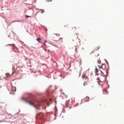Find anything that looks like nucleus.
<instances>
[{
  "label": "nucleus",
  "instance_id": "nucleus-1",
  "mask_svg": "<svg viewBox=\"0 0 124 124\" xmlns=\"http://www.w3.org/2000/svg\"><path fill=\"white\" fill-rule=\"evenodd\" d=\"M25 101L26 102L33 106L38 110L39 109V107L42 106L43 104V102L40 101H37L35 102H34L32 101H29L27 100H25Z\"/></svg>",
  "mask_w": 124,
  "mask_h": 124
},
{
  "label": "nucleus",
  "instance_id": "nucleus-2",
  "mask_svg": "<svg viewBox=\"0 0 124 124\" xmlns=\"http://www.w3.org/2000/svg\"><path fill=\"white\" fill-rule=\"evenodd\" d=\"M43 116V114L42 112H40L38 113L36 116V119L40 118L41 119H42V117Z\"/></svg>",
  "mask_w": 124,
  "mask_h": 124
},
{
  "label": "nucleus",
  "instance_id": "nucleus-3",
  "mask_svg": "<svg viewBox=\"0 0 124 124\" xmlns=\"http://www.w3.org/2000/svg\"><path fill=\"white\" fill-rule=\"evenodd\" d=\"M15 71L13 70L12 74L10 75L9 73H6V76H7V77H9L11 76H12L13 75V74L15 73Z\"/></svg>",
  "mask_w": 124,
  "mask_h": 124
},
{
  "label": "nucleus",
  "instance_id": "nucleus-4",
  "mask_svg": "<svg viewBox=\"0 0 124 124\" xmlns=\"http://www.w3.org/2000/svg\"><path fill=\"white\" fill-rule=\"evenodd\" d=\"M82 78L83 79H85L86 80H88V77L85 74H84L82 76Z\"/></svg>",
  "mask_w": 124,
  "mask_h": 124
},
{
  "label": "nucleus",
  "instance_id": "nucleus-5",
  "mask_svg": "<svg viewBox=\"0 0 124 124\" xmlns=\"http://www.w3.org/2000/svg\"><path fill=\"white\" fill-rule=\"evenodd\" d=\"M106 66L105 64H102L101 66V68L104 69L105 70V69Z\"/></svg>",
  "mask_w": 124,
  "mask_h": 124
},
{
  "label": "nucleus",
  "instance_id": "nucleus-6",
  "mask_svg": "<svg viewBox=\"0 0 124 124\" xmlns=\"http://www.w3.org/2000/svg\"><path fill=\"white\" fill-rule=\"evenodd\" d=\"M98 70L97 69V68H96L95 69V73H96L98 72Z\"/></svg>",
  "mask_w": 124,
  "mask_h": 124
},
{
  "label": "nucleus",
  "instance_id": "nucleus-7",
  "mask_svg": "<svg viewBox=\"0 0 124 124\" xmlns=\"http://www.w3.org/2000/svg\"><path fill=\"white\" fill-rule=\"evenodd\" d=\"M37 40L38 42H39L41 40V39L39 38H38L37 39Z\"/></svg>",
  "mask_w": 124,
  "mask_h": 124
},
{
  "label": "nucleus",
  "instance_id": "nucleus-8",
  "mask_svg": "<svg viewBox=\"0 0 124 124\" xmlns=\"http://www.w3.org/2000/svg\"><path fill=\"white\" fill-rule=\"evenodd\" d=\"M28 94L30 97H31L32 96V95L31 93H29Z\"/></svg>",
  "mask_w": 124,
  "mask_h": 124
},
{
  "label": "nucleus",
  "instance_id": "nucleus-9",
  "mask_svg": "<svg viewBox=\"0 0 124 124\" xmlns=\"http://www.w3.org/2000/svg\"><path fill=\"white\" fill-rule=\"evenodd\" d=\"M101 63V62L100 60H98V63L99 64H100Z\"/></svg>",
  "mask_w": 124,
  "mask_h": 124
},
{
  "label": "nucleus",
  "instance_id": "nucleus-10",
  "mask_svg": "<svg viewBox=\"0 0 124 124\" xmlns=\"http://www.w3.org/2000/svg\"><path fill=\"white\" fill-rule=\"evenodd\" d=\"M78 76L79 77L80 75V72H78Z\"/></svg>",
  "mask_w": 124,
  "mask_h": 124
},
{
  "label": "nucleus",
  "instance_id": "nucleus-11",
  "mask_svg": "<svg viewBox=\"0 0 124 124\" xmlns=\"http://www.w3.org/2000/svg\"><path fill=\"white\" fill-rule=\"evenodd\" d=\"M62 39H63V38H60L59 39V40H62Z\"/></svg>",
  "mask_w": 124,
  "mask_h": 124
},
{
  "label": "nucleus",
  "instance_id": "nucleus-12",
  "mask_svg": "<svg viewBox=\"0 0 124 124\" xmlns=\"http://www.w3.org/2000/svg\"><path fill=\"white\" fill-rule=\"evenodd\" d=\"M100 71L101 72V73L103 74V72L101 71L100 70Z\"/></svg>",
  "mask_w": 124,
  "mask_h": 124
},
{
  "label": "nucleus",
  "instance_id": "nucleus-13",
  "mask_svg": "<svg viewBox=\"0 0 124 124\" xmlns=\"http://www.w3.org/2000/svg\"><path fill=\"white\" fill-rule=\"evenodd\" d=\"M46 42H47V41H45V44H44V45H45V46H46V44H45V43Z\"/></svg>",
  "mask_w": 124,
  "mask_h": 124
},
{
  "label": "nucleus",
  "instance_id": "nucleus-14",
  "mask_svg": "<svg viewBox=\"0 0 124 124\" xmlns=\"http://www.w3.org/2000/svg\"><path fill=\"white\" fill-rule=\"evenodd\" d=\"M12 45H13V46H15V44H12Z\"/></svg>",
  "mask_w": 124,
  "mask_h": 124
},
{
  "label": "nucleus",
  "instance_id": "nucleus-15",
  "mask_svg": "<svg viewBox=\"0 0 124 124\" xmlns=\"http://www.w3.org/2000/svg\"><path fill=\"white\" fill-rule=\"evenodd\" d=\"M99 75V74H98V73H96V74H95V75Z\"/></svg>",
  "mask_w": 124,
  "mask_h": 124
},
{
  "label": "nucleus",
  "instance_id": "nucleus-16",
  "mask_svg": "<svg viewBox=\"0 0 124 124\" xmlns=\"http://www.w3.org/2000/svg\"><path fill=\"white\" fill-rule=\"evenodd\" d=\"M97 82H98V84L99 85V84H100V82H99V81H97Z\"/></svg>",
  "mask_w": 124,
  "mask_h": 124
},
{
  "label": "nucleus",
  "instance_id": "nucleus-17",
  "mask_svg": "<svg viewBox=\"0 0 124 124\" xmlns=\"http://www.w3.org/2000/svg\"><path fill=\"white\" fill-rule=\"evenodd\" d=\"M26 16V17H30L29 16H27V15Z\"/></svg>",
  "mask_w": 124,
  "mask_h": 124
},
{
  "label": "nucleus",
  "instance_id": "nucleus-18",
  "mask_svg": "<svg viewBox=\"0 0 124 124\" xmlns=\"http://www.w3.org/2000/svg\"><path fill=\"white\" fill-rule=\"evenodd\" d=\"M99 48H98V49H95V50H98V49Z\"/></svg>",
  "mask_w": 124,
  "mask_h": 124
},
{
  "label": "nucleus",
  "instance_id": "nucleus-19",
  "mask_svg": "<svg viewBox=\"0 0 124 124\" xmlns=\"http://www.w3.org/2000/svg\"><path fill=\"white\" fill-rule=\"evenodd\" d=\"M43 12H44V11H42L41 12V13H43Z\"/></svg>",
  "mask_w": 124,
  "mask_h": 124
},
{
  "label": "nucleus",
  "instance_id": "nucleus-20",
  "mask_svg": "<svg viewBox=\"0 0 124 124\" xmlns=\"http://www.w3.org/2000/svg\"><path fill=\"white\" fill-rule=\"evenodd\" d=\"M106 62H107V64H108V63L106 61Z\"/></svg>",
  "mask_w": 124,
  "mask_h": 124
},
{
  "label": "nucleus",
  "instance_id": "nucleus-21",
  "mask_svg": "<svg viewBox=\"0 0 124 124\" xmlns=\"http://www.w3.org/2000/svg\"><path fill=\"white\" fill-rule=\"evenodd\" d=\"M107 92V91H104V92Z\"/></svg>",
  "mask_w": 124,
  "mask_h": 124
},
{
  "label": "nucleus",
  "instance_id": "nucleus-22",
  "mask_svg": "<svg viewBox=\"0 0 124 124\" xmlns=\"http://www.w3.org/2000/svg\"><path fill=\"white\" fill-rule=\"evenodd\" d=\"M47 30V29L46 28V31Z\"/></svg>",
  "mask_w": 124,
  "mask_h": 124
},
{
  "label": "nucleus",
  "instance_id": "nucleus-23",
  "mask_svg": "<svg viewBox=\"0 0 124 124\" xmlns=\"http://www.w3.org/2000/svg\"><path fill=\"white\" fill-rule=\"evenodd\" d=\"M98 80L100 81V80L99 79H98Z\"/></svg>",
  "mask_w": 124,
  "mask_h": 124
},
{
  "label": "nucleus",
  "instance_id": "nucleus-24",
  "mask_svg": "<svg viewBox=\"0 0 124 124\" xmlns=\"http://www.w3.org/2000/svg\"><path fill=\"white\" fill-rule=\"evenodd\" d=\"M84 83H86V82L85 81Z\"/></svg>",
  "mask_w": 124,
  "mask_h": 124
},
{
  "label": "nucleus",
  "instance_id": "nucleus-25",
  "mask_svg": "<svg viewBox=\"0 0 124 124\" xmlns=\"http://www.w3.org/2000/svg\"><path fill=\"white\" fill-rule=\"evenodd\" d=\"M1 86H0V88H1Z\"/></svg>",
  "mask_w": 124,
  "mask_h": 124
}]
</instances>
